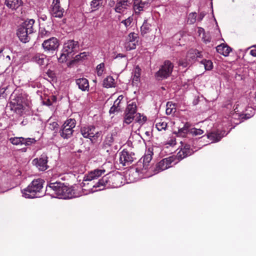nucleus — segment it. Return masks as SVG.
Masks as SVG:
<instances>
[{"instance_id": "55", "label": "nucleus", "mask_w": 256, "mask_h": 256, "mask_svg": "<svg viewBox=\"0 0 256 256\" xmlns=\"http://www.w3.org/2000/svg\"><path fill=\"white\" fill-rule=\"evenodd\" d=\"M122 98H123L122 96H120L115 101L119 100L120 101V102H121V100H122Z\"/></svg>"}, {"instance_id": "10", "label": "nucleus", "mask_w": 256, "mask_h": 256, "mask_svg": "<svg viewBox=\"0 0 256 256\" xmlns=\"http://www.w3.org/2000/svg\"><path fill=\"white\" fill-rule=\"evenodd\" d=\"M64 13V10L60 6L59 0H53L52 4V15L56 18H62Z\"/></svg>"}, {"instance_id": "6", "label": "nucleus", "mask_w": 256, "mask_h": 256, "mask_svg": "<svg viewBox=\"0 0 256 256\" xmlns=\"http://www.w3.org/2000/svg\"><path fill=\"white\" fill-rule=\"evenodd\" d=\"M130 4L128 0H110L108 3V5L110 7H114L115 11L118 13L124 12Z\"/></svg>"}, {"instance_id": "9", "label": "nucleus", "mask_w": 256, "mask_h": 256, "mask_svg": "<svg viewBox=\"0 0 256 256\" xmlns=\"http://www.w3.org/2000/svg\"><path fill=\"white\" fill-rule=\"evenodd\" d=\"M108 188H118L121 185L122 176L119 174H108Z\"/></svg>"}, {"instance_id": "39", "label": "nucleus", "mask_w": 256, "mask_h": 256, "mask_svg": "<svg viewBox=\"0 0 256 256\" xmlns=\"http://www.w3.org/2000/svg\"><path fill=\"white\" fill-rule=\"evenodd\" d=\"M134 117L135 116L134 114L125 112L124 123L126 124H130L133 121Z\"/></svg>"}, {"instance_id": "13", "label": "nucleus", "mask_w": 256, "mask_h": 256, "mask_svg": "<svg viewBox=\"0 0 256 256\" xmlns=\"http://www.w3.org/2000/svg\"><path fill=\"white\" fill-rule=\"evenodd\" d=\"M78 47V42L70 40L65 42L64 46L63 51L67 54H70Z\"/></svg>"}, {"instance_id": "5", "label": "nucleus", "mask_w": 256, "mask_h": 256, "mask_svg": "<svg viewBox=\"0 0 256 256\" xmlns=\"http://www.w3.org/2000/svg\"><path fill=\"white\" fill-rule=\"evenodd\" d=\"M173 68V64L169 60H166L156 76L160 79L167 78L172 74Z\"/></svg>"}, {"instance_id": "8", "label": "nucleus", "mask_w": 256, "mask_h": 256, "mask_svg": "<svg viewBox=\"0 0 256 256\" xmlns=\"http://www.w3.org/2000/svg\"><path fill=\"white\" fill-rule=\"evenodd\" d=\"M175 158L172 156L162 159L156 164L154 173H158L170 168Z\"/></svg>"}, {"instance_id": "50", "label": "nucleus", "mask_w": 256, "mask_h": 256, "mask_svg": "<svg viewBox=\"0 0 256 256\" xmlns=\"http://www.w3.org/2000/svg\"><path fill=\"white\" fill-rule=\"evenodd\" d=\"M87 56L86 52H84L80 54L76 55L75 57L76 60H84Z\"/></svg>"}, {"instance_id": "56", "label": "nucleus", "mask_w": 256, "mask_h": 256, "mask_svg": "<svg viewBox=\"0 0 256 256\" xmlns=\"http://www.w3.org/2000/svg\"><path fill=\"white\" fill-rule=\"evenodd\" d=\"M204 42L205 43H208L210 41V39L209 38H203Z\"/></svg>"}, {"instance_id": "49", "label": "nucleus", "mask_w": 256, "mask_h": 256, "mask_svg": "<svg viewBox=\"0 0 256 256\" xmlns=\"http://www.w3.org/2000/svg\"><path fill=\"white\" fill-rule=\"evenodd\" d=\"M36 142V140L34 138H24V140H23V145L30 146L32 144H34Z\"/></svg>"}, {"instance_id": "17", "label": "nucleus", "mask_w": 256, "mask_h": 256, "mask_svg": "<svg viewBox=\"0 0 256 256\" xmlns=\"http://www.w3.org/2000/svg\"><path fill=\"white\" fill-rule=\"evenodd\" d=\"M116 132H114L108 134L104 140L103 144L105 148H108L111 146L114 140V137L116 136Z\"/></svg>"}, {"instance_id": "41", "label": "nucleus", "mask_w": 256, "mask_h": 256, "mask_svg": "<svg viewBox=\"0 0 256 256\" xmlns=\"http://www.w3.org/2000/svg\"><path fill=\"white\" fill-rule=\"evenodd\" d=\"M12 108L17 113L20 114L22 112V110H23L24 106L21 103L17 102L16 104L15 102H12Z\"/></svg>"}, {"instance_id": "31", "label": "nucleus", "mask_w": 256, "mask_h": 256, "mask_svg": "<svg viewBox=\"0 0 256 256\" xmlns=\"http://www.w3.org/2000/svg\"><path fill=\"white\" fill-rule=\"evenodd\" d=\"M200 52L196 50H190L187 54L188 58H191L192 60H194L196 58H200Z\"/></svg>"}, {"instance_id": "30", "label": "nucleus", "mask_w": 256, "mask_h": 256, "mask_svg": "<svg viewBox=\"0 0 256 256\" xmlns=\"http://www.w3.org/2000/svg\"><path fill=\"white\" fill-rule=\"evenodd\" d=\"M176 112V108L174 104H172V102H168L166 104V112L167 114H173Z\"/></svg>"}, {"instance_id": "44", "label": "nucleus", "mask_w": 256, "mask_h": 256, "mask_svg": "<svg viewBox=\"0 0 256 256\" xmlns=\"http://www.w3.org/2000/svg\"><path fill=\"white\" fill-rule=\"evenodd\" d=\"M104 70V62H102L100 64H98L96 68L98 76H102V74H103Z\"/></svg>"}, {"instance_id": "38", "label": "nucleus", "mask_w": 256, "mask_h": 256, "mask_svg": "<svg viewBox=\"0 0 256 256\" xmlns=\"http://www.w3.org/2000/svg\"><path fill=\"white\" fill-rule=\"evenodd\" d=\"M156 126L159 131L164 130L167 126V122L162 120H160L156 122Z\"/></svg>"}, {"instance_id": "52", "label": "nucleus", "mask_w": 256, "mask_h": 256, "mask_svg": "<svg viewBox=\"0 0 256 256\" xmlns=\"http://www.w3.org/2000/svg\"><path fill=\"white\" fill-rule=\"evenodd\" d=\"M176 144V139L174 138H172L170 140L166 142V144H168L170 146H174Z\"/></svg>"}, {"instance_id": "7", "label": "nucleus", "mask_w": 256, "mask_h": 256, "mask_svg": "<svg viewBox=\"0 0 256 256\" xmlns=\"http://www.w3.org/2000/svg\"><path fill=\"white\" fill-rule=\"evenodd\" d=\"M60 45L58 40L52 37L44 40L42 44V46L46 52H52L58 49Z\"/></svg>"}, {"instance_id": "26", "label": "nucleus", "mask_w": 256, "mask_h": 256, "mask_svg": "<svg viewBox=\"0 0 256 256\" xmlns=\"http://www.w3.org/2000/svg\"><path fill=\"white\" fill-rule=\"evenodd\" d=\"M116 82L112 76H108L103 81V86L106 88H114L116 86Z\"/></svg>"}, {"instance_id": "59", "label": "nucleus", "mask_w": 256, "mask_h": 256, "mask_svg": "<svg viewBox=\"0 0 256 256\" xmlns=\"http://www.w3.org/2000/svg\"><path fill=\"white\" fill-rule=\"evenodd\" d=\"M51 104H51L50 102H48V105H49V106H50V105H51Z\"/></svg>"}, {"instance_id": "20", "label": "nucleus", "mask_w": 256, "mask_h": 256, "mask_svg": "<svg viewBox=\"0 0 256 256\" xmlns=\"http://www.w3.org/2000/svg\"><path fill=\"white\" fill-rule=\"evenodd\" d=\"M216 50L218 52L225 56H228L230 52L232 51V48L224 44L217 46Z\"/></svg>"}, {"instance_id": "58", "label": "nucleus", "mask_w": 256, "mask_h": 256, "mask_svg": "<svg viewBox=\"0 0 256 256\" xmlns=\"http://www.w3.org/2000/svg\"><path fill=\"white\" fill-rule=\"evenodd\" d=\"M254 100L256 102V92H255V94H254Z\"/></svg>"}, {"instance_id": "4", "label": "nucleus", "mask_w": 256, "mask_h": 256, "mask_svg": "<svg viewBox=\"0 0 256 256\" xmlns=\"http://www.w3.org/2000/svg\"><path fill=\"white\" fill-rule=\"evenodd\" d=\"M76 124V122L74 119L70 118L67 120L63 124L60 132L61 136L64 138H70L73 134V128H75Z\"/></svg>"}, {"instance_id": "37", "label": "nucleus", "mask_w": 256, "mask_h": 256, "mask_svg": "<svg viewBox=\"0 0 256 256\" xmlns=\"http://www.w3.org/2000/svg\"><path fill=\"white\" fill-rule=\"evenodd\" d=\"M62 184L60 182L50 183L48 185V188L52 190L54 192V194L56 195L58 194V190L60 189Z\"/></svg>"}, {"instance_id": "40", "label": "nucleus", "mask_w": 256, "mask_h": 256, "mask_svg": "<svg viewBox=\"0 0 256 256\" xmlns=\"http://www.w3.org/2000/svg\"><path fill=\"white\" fill-rule=\"evenodd\" d=\"M120 101H114V105L111 107L110 110V114H114L116 112H118L120 110Z\"/></svg>"}, {"instance_id": "14", "label": "nucleus", "mask_w": 256, "mask_h": 256, "mask_svg": "<svg viewBox=\"0 0 256 256\" xmlns=\"http://www.w3.org/2000/svg\"><path fill=\"white\" fill-rule=\"evenodd\" d=\"M193 153L192 150L190 148V145L186 144L180 150L177 154L178 158L182 160L188 156H190Z\"/></svg>"}, {"instance_id": "60", "label": "nucleus", "mask_w": 256, "mask_h": 256, "mask_svg": "<svg viewBox=\"0 0 256 256\" xmlns=\"http://www.w3.org/2000/svg\"><path fill=\"white\" fill-rule=\"evenodd\" d=\"M146 134L148 135V132H146Z\"/></svg>"}, {"instance_id": "24", "label": "nucleus", "mask_w": 256, "mask_h": 256, "mask_svg": "<svg viewBox=\"0 0 256 256\" xmlns=\"http://www.w3.org/2000/svg\"><path fill=\"white\" fill-rule=\"evenodd\" d=\"M152 159V155L148 154L144 155L142 158V170H148L150 168V162Z\"/></svg>"}, {"instance_id": "18", "label": "nucleus", "mask_w": 256, "mask_h": 256, "mask_svg": "<svg viewBox=\"0 0 256 256\" xmlns=\"http://www.w3.org/2000/svg\"><path fill=\"white\" fill-rule=\"evenodd\" d=\"M76 84L78 88L82 91L89 90V83L88 80L86 78H80L76 80Z\"/></svg>"}, {"instance_id": "21", "label": "nucleus", "mask_w": 256, "mask_h": 256, "mask_svg": "<svg viewBox=\"0 0 256 256\" xmlns=\"http://www.w3.org/2000/svg\"><path fill=\"white\" fill-rule=\"evenodd\" d=\"M138 34L135 32H130L128 35V40L129 42H132V45L130 43L129 50L134 49L136 46V42H138Z\"/></svg>"}, {"instance_id": "33", "label": "nucleus", "mask_w": 256, "mask_h": 256, "mask_svg": "<svg viewBox=\"0 0 256 256\" xmlns=\"http://www.w3.org/2000/svg\"><path fill=\"white\" fill-rule=\"evenodd\" d=\"M9 140L14 145L22 146V145H23V140H24V138H23V137L10 138L9 139Z\"/></svg>"}, {"instance_id": "62", "label": "nucleus", "mask_w": 256, "mask_h": 256, "mask_svg": "<svg viewBox=\"0 0 256 256\" xmlns=\"http://www.w3.org/2000/svg\"><path fill=\"white\" fill-rule=\"evenodd\" d=\"M2 52V51L0 50V53Z\"/></svg>"}, {"instance_id": "28", "label": "nucleus", "mask_w": 256, "mask_h": 256, "mask_svg": "<svg viewBox=\"0 0 256 256\" xmlns=\"http://www.w3.org/2000/svg\"><path fill=\"white\" fill-rule=\"evenodd\" d=\"M46 58V55L44 54H37L33 57L32 60L39 65H43L44 64Z\"/></svg>"}, {"instance_id": "34", "label": "nucleus", "mask_w": 256, "mask_h": 256, "mask_svg": "<svg viewBox=\"0 0 256 256\" xmlns=\"http://www.w3.org/2000/svg\"><path fill=\"white\" fill-rule=\"evenodd\" d=\"M141 69L138 66L134 68V75L132 78V82L137 83L140 82Z\"/></svg>"}, {"instance_id": "25", "label": "nucleus", "mask_w": 256, "mask_h": 256, "mask_svg": "<svg viewBox=\"0 0 256 256\" xmlns=\"http://www.w3.org/2000/svg\"><path fill=\"white\" fill-rule=\"evenodd\" d=\"M59 190H58L56 196L61 198H66L69 197L70 190L66 186H62Z\"/></svg>"}, {"instance_id": "1", "label": "nucleus", "mask_w": 256, "mask_h": 256, "mask_svg": "<svg viewBox=\"0 0 256 256\" xmlns=\"http://www.w3.org/2000/svg\"><path fill=\"white\" fill-rule=\"evenodd\" d=\"M106 172L104 169H95L92 170L86 174L84 178L82 184H81L82 189L85 190L94 192L96 190H92V186L94 184L93 180H96Z\"/></svg>"}, {"instance_id": "54", "label": "nucleus", "mask_w": 256, "mask_h": 256, "mask_svg": "<svg viewBox=\"0 0 256 256\" xmlns=\"http://www.w3.org/2000/svg\"><path fill=\"white\" fill-rule=\"evenodd\" d=\"M250 54L253 56H256V46H254V48H252L250 51Z\"/></svg>"}, {"instance_id": "36", "label": "nucleus", "mask_w": 256, "mask_h": 256, "mask_svg": "<svg viewBox=\"0 0 256 256\" xmlns=\"http://www.w3.org/2000/svg\"><path fill=\"white\" fill-rule=\"evenodd\" d=\"M103 0H92L90 3L92 10H96L102 6Z\"/></svg>"}, {"instance_id": "12", "label": "nucleus", "mask_w": 256, "mask_h": 256, "mask_svg": "<svg viewBox=\"0 0 256 256\" xmlns=\"http://www.w3.org/2000/svg\"><path fill=\"white\" fill-rule=\"evenodd\" d=\"M32 162L40 170L44 171L48 168V158L45 154L42 155L39 158H34Z\"/></svg>"}, {"instance_id": "51", "label": "nucleus", "mask_w": 256, "mask_h": 256, "mask_svg": "<svg viewBox=\"0 0 256 256\" xmlns=\"http://www.w3.org/2000/svg\"><path fill=\"white\" fill-rule=\"evenodd\" d=\"M132 18L130 17L128 18L125 20H124L122 22V23L123 24L126 28L129 26L131 23L132 22Z\"/></svg>"}, {"instance_id": "23", "label": "nucleus", "mask_w": 256, "mask_h": 256, "mask_svg": "<svg viewBox=\"0 0 256 256\" xmlns=\"http://www.w3.org/2000/svg\"><path fill=\"white\" fill-rule=\"evenodd\" d=\"M191 124L189 122H186L184 126L178 130V132L176 133L178 136L185 137L187 134L190 132V128Z\"/></svg>"}, {"instance_id": "46", "label": "nucleus", "mask_w": 256, "mask_h": 256, "mask_svg": "<svg viewBox=\"0 0 256 256\" xmlns=\"http://www.w3.org/2000/svg\"><path fill=\"white\" fill-rule=\"evenodd\" d=\"M196 18V14L195 12L190 13L188 16V22L190 24H194L195 22Z\"/></svg>"}, {"instance_id": "19", "label": "nucleus", "mask_w": 256, "mask_h": 256, "mask_svg": "<svg viewBox=\"0 0 256 256\" xmlns=\"http://www.w3.org/2000/svg\"><path fill=\"white\" fill-rule=\"evenodd\" d=\"M34 20L33 19H30L26 20L20 26L24 28V29L28 31L29 33L32 34L34 32Z\"/></svg>"}, {"instance_id": "57", "label": "nucleus", "mask_w": 256, "mask_h": 256, "mask_svg": "<svg viewBox=\"0 0 256 256\" xmlns=\"http://www.w3.org/2000/svg\"><path fill=\"white\" fill-rule=\"evenodd\" d=\"M204 16V14H200V16H199V18H198L200 20H201Z\"/></svg>"}, {"instance_id": "35", "label": "nucleus", "mask_w": 256, "mask_h": 256, "mask_svg": "<svg viewBox=\"0 0 256 256\" xmlns=\"http://www.w3.org/2000/svg\"><path fill=\"white\" fill-rule=\"evenodd\" d=\"M141 33L142 34H144L150 32V25L148 24L146 20H145L143 24L140 28Z\"/></svg>"}, {"instance_id": "61", "label": "nucleus", "mask_w": 256, "mask_h": 256, "mask_svg": "<svg viewBox=\"0 0 256 256\" xmlns=\"http://www.w3.org/2000/svg\"><path fill=\"white\" fill-rule=\"evenodd\" d=\"M2 124L0 122V126H2Z\"/></svg>"}, {"instance_id": "53", "label": "nucleus", "mask_w": 256, "mask_h": 256, "mask_svg": "<svg viewBox=\"0 0 256 256\" xmlns=\"http://www.w3.org/2000/svg\"><path fill=\"white\" fill-rule=\"evenodd\" d=\"M134 137H135L136 138H138V139L140 138V136L138 134H137L135 133L134 134L132 135L130 137V141L134 142Z\"/></svg>"}, {"instance_id": "29", "label": "nucleus", "mask_w": 256, "mask_h": 256, "mask_svg": "<svg viewBox=\"0 0 256 256\" xmlns=\"http://www.w3.org/2000/svg\"><path fill=\"white\" fill-rule=\"evenodd\" d=\"M145 4L140 2L139 0H134V9L136 13L140 12L143 10Z\"/></svg>"}, {"instance_id": "22", "label": "nucleus", "mask_w": 256, "mask_h": 256, "mask_svg": "<svg viewBox=\"0 0 256 256\" xmlns=\"http://www.w3.org/2000/svg\"><path fill=\"white\" fill-rule=\"evenodd\" d=\"M5 4L12 10H16L22 4L21 0H5Z\"/></svg>"}, {"instance_id": "16", "label": "nucleus", "mask_w": 256, "mask_h": 256, "mask_svg": "<svg viewBox=\"0 0 256 256\" xmlns=\"http://www.w3.org/2000/svg\"><path fill=\"white\" fill-rule=\"evenodd\" d=\"M107 186L108 188V174L104 176L100 180L97 182L93 184L92 186V189L94 188H98L99 190H102L104 188V187Z\"/></svg>"}, {"instance_id": "48", "label": "nucleus", "mask_w": 256, "mask_h": 256, "mask_svg": "<svg viewBox=\"0 0 256 256\" xmlns=\"http://www.w3.org/2000/svg\"><path fill=\"white\" fill-rule=\"evenodd\" d=\"M68 54H67L66 52H64L63 51V52L61 54L60 56L58 58V62L62 63L66 62L68 59L67 58L68 56Z\"/></svg>"}, {"instance_id": "27", "label": "nucleus", "mask_w": 256, "mask_h": 256, "mask_svg": "<svg viewBox=\"0 0 256 256\" xmlns=\"http://www.w3.org/2000/svg\"><path fill=\"white\" fill-rule=\"evenodd\" d=\"M222 136L218 132H210L207 134V137L210 139L212 142H215L220 141L222 138Z\"/></svg>"}, {"instance_id": "15", "label": "nucleus", "mask_w": 256, "mask_h": 256, "mask_svg": "<svg viewBox=\"0 0 256 256\" xmlns=\"http://www.w3.org/2000/svg\"><path fill=\"white\" fill-rule=\"evenodd\" d=\"M16 34L20 40L24 43L29 41L30 36L28 35L32 34L31 33H29L28 31L26 30L24 28L20 26L18 27Z\"/></svg>"}, {"instance_id": "3", "label": "nucleus", "mask_w": 256, "mask_h": 256, "mask_svg": "<svg viewBox=\"0 0 256 256\" xmlns=\"http://www.w3.org/2000/svg\"><path fill=\"white\" fill-rule=\"evenodd\" d=\"M80 132L84 138H89L92 142H96L102 136L101 131H96L94 126H84L81 128Z\"/></svg>"}, {"instance_id": "45", "label": "nucleus", "mask_w": 256, "mask_h": 256, "mask_svg": "<svg viewBox=\"0 0 256 256\" xmlns=\"http://www.w3.org/2000/svg\"><path fill=\"white\" fill-rule=\"evenodd\" d=\"M190 133L192 136H196L202 134L204 133V131L201 129L192 128L190 129Z\"/></svg>"}, {"instance_id": "47", "label": "nucleus", "mask_w": 256, "mask_h": 256, "mask_svg": "<svg viewBox=\"0 0 256 256\" xmlns=\"http://www.w3.org/2000/svg\"><path fill=\"white\" fill-rule=\"evenodd\" d=\"M50 35V32L46 30L44 28H42L40 30L39 36L40 37L44 38H47Z\"/></svg>"}, {"instance_id": "32", "label": "nucleus", "mask_w": 256, "mask_h": 256, "mask_svg": "<svg viewBox=\"0 0 256 256\" xmlns=\"http://www.w3.org/2000/svg\"><path fill=\"white\" fill-rule=\"evenodd\" d=\"M136 104L134 102L130 104L127 106V108L125 112L128 113L130 114H136Z\"/></svg>"}, {"instance_id": "11", "label": "nucleus", "mask_w": 256, "mask_h": 256, "mask_svg": "<svg viewBox=\"0 0 256 256\" xmlns=\"http://www.w3.org/2000/svg\"><path fill=\"white\" fill-rule=\"evenodd\" d=\"M134 160V158L131 153H129L128 151L125 150H123L121 152L120 161L124 166L129 165Z\"/></svg>"}, {"instance_id": "2", "label": "nucleus", "mask_w": 256, "mask_h": 256, "mask_svg": "<svg viewBox=\"0 0 256 256\" xmlns=\"http://www.w3.org/2000/svg\"><path fill=\"white\" fill-rule=\"evenodd\" d=\"M43 180L38 178L34 180L32 183L22 191L26 198H34L37 197L38 192H40L42 188Z\"/></svg>"}, {"instance_id": "42", "label": "nucleus", "mask_w": 256, "mask_h": 256, "mask_svg": "<svg viewBox=\"0 0 256 256\" xmlns=\"http://www.w3.org/2000/svg\"><path fill=\"white\" fill-rule=\"evenodd\" d=\"M136 122L140 124H142L146 120V118L143 115H141L138 113L136 114Z\"/></svg>"}, {"instance_id": "43", "label": "nucleus", "mask_w": 256, "mask_h": 256, "mask_svg": "<svg viewBox=\"0 0 256 256\" xmlns=\"http://www.w3.org/2000/svg\"><path fill=\"white\" fill-rule=\"evenodd\" d=\"M201 62L204 64L206 70H210L213 67L212 62L211 60H204Z\"/></svg>"}]
</instances>
